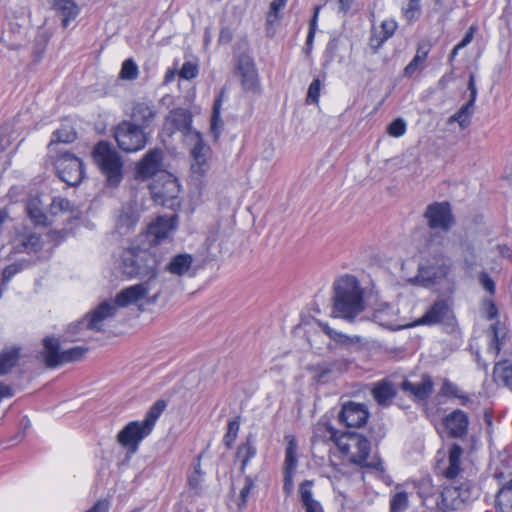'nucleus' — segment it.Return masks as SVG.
Returning <instances> with one entry per match:
<instances>
[{"label": "nucleus", "instance_id": "1", "mask_svg": "<svg viewBox=\"0 0 512 512\" xmlns=\"http://www.w3.org/2000/svg\"><path fill=\"white\" fill-rule=\"evenodd\" d=\"M333 315L353 321L364 310L363 290L351 275L338 278L334 283Z\"/></svg>", "mask_w": 512, "mask_h": 512}, {"label": "nucleus", "instance_id": "2", "mask_svg": "<svg viewBox=\"0 0 512 512\" xmlns=\"http://www.w3.org/2000/svg\"><path fill=\"white\" fill-rule=\"evenodd\" d=\"M158 260L147 249L131 247L125 249L121 257L122 273L128 278H144L154 281L157 275Z\"/></svg>", "mask_w": 512, "mask_h": 512}, {"label": "nucleus", "instance_id": "3", "mask_svg": "<svg viewBox=\"0 0 512 512\" xmlns=\"http://www.w3.org/2000/svg\"><path fill=\"white\" fill-rule=\"evenodd\" d=\"M338 449L348 457L349 461L362 467L383 470L381 461H369L370 442L366 437L357 433L343 434L336 440Z\"/></svg>", "mask_w": 512, "mask_h": 512}, {"label": "nucleus", "instance_id": "4", "mask_svg": "<svg viewBox=\"0 0 512 512\" xmlns=\"http://www.w3.org/2000/svg\"><path fill=\"white\" fill-rule=\"evenodd\" d=\"M93 158L111 186L122 180V161L118 152L105 141L99 142L93 150Z\"/></svg>", "mask_w": 512, "mask_h": 512}, {"label": "nucleus", "instance_id": "5", "mask_svg": "<svg viewBox=\"0 0 512 512\" xmlns=\"http://www.w3.org/2000/svg\"><path fill=\"white\" fill-rule=\"evenodd\" d=\"M114 138L118 147L126 153L138 152L147 144V135L144 129L127 120L115 127Z\"/></svg>", "mask_w": 512, "mask_h": 512}, {"label": "nucleus", "instance_id": "6", "mask_svg": "<svg viewBox=\"0 0 512 512\" xmlns=\"http://www.w3.org/2000/svg\"><path fill=\"white\" fill-rule=\"evenodd\" d=\"M150 189L156 203L169 208L179 205L180 185L172 174L161 172L151 184Z\"/></svg>", "mask_w": 512, "mask_h": 512}, {"label": "nucleus", "instance_id": "7", "mask_svg": "<svg viewBox=\"0 0 512 512\" xmlns=\"http://www.w3.org/2000/svg\"><path fill=\"white\" fill-rule=\"evenodd\" d=\"M87 348L84 346H75L67 350L60 351L58 339L47 337L44 339L43 358L48 367H56L63 363L75 362L81 360Z\"/></svg>", "mask_w": 512, "mask_h": 512}, {"label": "nucleus", "instance_id": "8", "mask_svg": "<svg viewBox=\"0 0 512 512\" xmlns=\"http://www.w3.org/2000/svg\"><path fill=\"white\" fill-rule=\"evenodd\" d=\"M501 466L495 473L498 479L509 480L503 485L497 494V508L499 512H512V447L500 454Z\"/></svg>", "mask_w": 512, "mask_h": 512}, {"label": "nucleus", "instance_id": "9", "mask_svg": "<svg viewBox=\"0 0 512 512\" xmlns=\"http://www.w3.org/2000/svg\"><path fill=\"white\" fill-rule=\"evenodd\" d=\"M154 281H145L142 283H138L132 286H129L125 289H122L114 300V303L117 307H127L131 304H136L141 300H146V303L153 304L157 301L159 297V292L155 293L153 296H149L150 291L152 290V286Z\"/></svg>", "mask_w": 512, "mask_h": 512}, {"label": "nucleus", "instance_id": "10", "mask_svg": "<svg viewBox=\"0 0 512 512\" xmlns=\"http://www.w3.org/2000/svg\"><path fill=\"white\" fill-rule=\"evenodd\" d=\"M450 269L451 265L446 262L444 255L439 254L435 256L432 263L420 266L418 275L411 279V282L423 287H429L446 278Z\"/></svg>", "mask_w": 512, "mask_h": 512}, {"label": "nucleus", "instance_id": "11", "mask_svg": "<svg viewBox=\"0 0 512 512\" xmlns=\"http://www.w3.org/2000/svg\"><path fill=\"white\" fill-rule=\"evenodd\" d=\"M55 167L59 178L69 186L80 184L84 177L82 161L67 152L62 153L56 159Z\"/></svg>", "mask_w": 512, "mask_h": 512}, {"label": "nucleus", "instance_id": "12", "mask_svg": "<svg viewBox=\"0 0 512 512\" xmlns=\"http://www.w3.org/2000/svg\"><path fill=\"white\" fill-rule=\"evenodd\" d=\"M150 434L151 431L140 421H131L118 432L117 442L129 454H135L140 443Z\"/></svg>", "mask_w": 512, "mask_h": 512}, {"label": "nucleus", "instance_id": "13", "mask_svg": "<svg viewBox=\"0 0 512 512\" xmlns=\"http://www.w3.org/2000/svg\"><path fill=\"white\" fill-rule=\"evenodd\" d=\"M177 226V215L158 216L147 227V239L150 244L159 245L171 237Z\"/></svg>", "mask_w": 512, "mask_h": 512}, {"label": "nucleus", "instance_id": "14", "mask_svg": "<svg viewBox=\"0 0 512 512\" xmlns=\"http://www.w3.org/2000/svg\"><path fill=\"white\" fill-rule=\"evenodd\" d=\"M424 217L432 229L447 231L453 225L451 208L447 202H435L428 205Z\"/></svg>", "mask_w": 512, "mask_h": 512}, {"label": "nucleus", "instance_id": "15", "mask_svg": "<svg viewBox=\"0 0 512 512\" xmlns=\"http://www.w3.org/2000/svg\"><path fill=\"white\" fill-rule=\"evenodd\" d=\"M192 135L191 141L194 142V145L191 148V169L194 174L203 176L210 168L211 148L203 142L199 132H195Z\"/></svg>", "mask_w": 512, "mask_h": 512}, {"label": "nucleus", "instance_id": "16", "mask_svg": "<svg viewBox=\"0 0 512 512\" xmlns=\"http://www.w3.org/2000/svg\"><path fill=\"white\" fill-rule=\"evenodd\" d=\"M117 306L114 301H104L99 304L91 313L87 314L83 319L79 320L76 325H86L91 331H101L104 321L114 317Z\"/></svg>", "mask_w": 512, "mask_h": 512}, {"label": "nucleus", "instance_id": "17", "mask_svg": "<svg viewBox=\"0 0 512 512\" xmlns=\"http://www.w3.org/2000/svg\"><path fill=\"white\" fill-rule=\"evenodd\" d=\"M369 412L365 404L348 402L342 406L339 413V420L347 427H361L366 424Z\"/></svg>", "mask_w": 512, "mask_h": 512}, {"label": "nucleus", "instance_id": "18", "mask_svg": "<svg viewBox=\"0 0 512 512\" xmlns=\"http://www.w3.org/2000/svg\"><path fill=\"white\" fill-rule=\"evenodd\" d=\"M192 116L190 112L183 108H178L169 112V114L165 118V129L170 133H174L175 131H181L183 133L188 134L189 138H193V133L196 131H192L191 129Z\"/></svg>", "mask_w": 512, "mask_h": 512}, {"label": "nucleus", "instance_id": "19", "mask_svg": "<svg viewBox=\"0 0 512 512\" xmlns=\"http://www.w3.org/2000/svg\"><path fill=\"white\" fill-rule=\"evenodd\" d=\"M237 71L241 77V85L245 91L257 92L259 90V79L257 70L252 59L248 56H241L238 60Z\"/></svg>", "mask_w": 512, "mask_h": 512}, {"label": "nucleus", "instance_id": "20", "mask_svg": "<svg viewBox=\"0 0 512 512\" xmlns=\"http://www.w3.org/2000/svg\"><path fill=\"white\" fill-rule=\"evenodd\" d=\"M443 502L451 508H457L460 504L468 501L471 496L468 483L457 485L456 481L446 485L442 491Z\"/></svg>", "mask_w": 512, "mask_h": 512}, {"label": "nucleus", "instance_id": "21", "mask_svg": "<svg viewBox=\"0 0 512 512\" xmlns=\"http://www.w3.org/2000/svg\"><path fill=\"white\" fill-rule=\"evenodd\" d=\"M27 27L17 21H9L1 36L2 43L12 50L19 49L25 44Z\"/></svg>", "mask_w": 512, "mask_h": 512}, {"label": "nucleus", "instance_id": "22", "mask_svg": "<svg viewBox=\"0 0 512 512\" xmlns=\"http://www.w3.org/2000/svg\"><path fill=\"white\" fill-rule=\"evenodd\" d=\"M434 383L429 375H422L420 378L411 380L406 379L401 384V389L415 399L424 400L433 391Z\"/></svg>", "mask_w": 512, "mask_h": 512}, {"label": "nucleus", "instance_id": "23", "mask_svg": "<svg viewBox=\"0 0 512 512\" xmlns=\"http://www.w3.org/2000/svg\"><path fill=\"white\" fill-rule=\"evenodd\" d=\"M156 106L151 101H138L133 105L131 122L142 129L148 128L157 117Z\"/></svg>", "mask_w": 512, "mask_h": 512}, {"label": "nucleus", "instance_id": "24", "mask_svg": "<svg viewBox=\"0 0 512 512\" xmlns=\"http://www.w3.org/2000/svg\"><path fill=\"white\" fill-rule=\"evenodd\" d=\"M452 311L444 300L436 301L425 313L417 320V325H434L449 320Z\"/></svg>", "mask_w": 512, "mask_h": 512}, {"label": "nucleus", "instance_id": "25", "mask_svg": "<svg viewBox=\"0 0 512 512\" xmlns=\"http://www.w3.org/2000/svg\"><path fill=\"white\" fill-rule=\"evenodd\" d=\"M13 246L18 252L33 253L42 247V240L38 234L31 232L28 228H23L14 237Z\"/></svg>", "mask_w": 512, "mask_h": 512}, {"label": "nucleus", "instance_id": "26", "mask_svg": "<svg viewBox=\"0 0 512 512\" xmlns=\"http://www.w3.org/2000/svg\"><path fill=\"white\" fill-rule=\"evenodd\" d=\"M51 8L61 19V25L66 28L80 14V7L74 0H50Z\"/></svg>", "mask_w": 512, "mask_h": 512}, {"label": "nucleus", "instance_id": "27", "mask_svg": "<svg viewBox=\"0 0 512 512\" xmlns=\"http://www.w3.org/2000/svg\"><path fill=\"white\" fill-rule=\"evenodd\" d=\"M139 210L137 205L129 203L121 209L116 220V230L120 235H126L139 221Z\"/></svg>", "mask_w": 512, "mask_h": 512}, {"label": "nucleus", "instance_id": "28", "mask_svg": "<svg viewBox=\"0 0 512 512\" xmlns=\"http://www.w3.org/2000/svg\"><path fill=\"white\" fill-rule=\"evenodd\" d=\"M162 161V151L154 148L146 153L137 166L138 175L143 178H149L157 174L160 170Z\"/></svg>", "mask_w": 512, "mask_h": 512}, {"label": "nucleus", "instance_id": "29", "mask_svg": "<svg viewBox=\"0 0 512 512\" xmlns=\"http://www.w3.org/2000/svg\"><path fill=\"white\" fill-rule=\"evenodd\" d=\"M468 416L462 410H454L444 419V425L453 437H462L467 433Z\"/></svg>", "mask_w": 512, "mask_h": 512}, {"label": "nucleus", "instance_id": "30", "mask_svg": "<svg viewBox=\"0 0 512 512\" xmlns=\"http://www.w3.org/2000/svg\"><path fill=\"white\" fill-rule=\"evenodd\" d=\"M26 212L31 221L38 226H49V217L43 211V205L38 195H30L26 201Z\"/></svg>", "mask_w": 512, "mask_h": 512}, {"label": "nucleus", "instance_id": "31", "mask_svg": "<svg viewBox=\"0 0 512 512\" xmlns=\"http://www.w3.org/2000/svg\"><path fill=\"white\" fill-rule=\"evenodd\" d=\"M72 213L73 209L69 200L62 197H54L50 203L47 216L52 225L57 217H63V221L70 220Z\"/></svg>", "mask_w": 512, "mask_h": 512}, {"label": "nucleus", "instance_id": "32", "mask_svg": "<svg viewBox=\"0 0 512 512\" xmlns=\"http://www.w3.org/2000/svg\"><path fill=\"white\" fill-rule=\"evenodd\" d=\"M463 455V449L458 445L454 444L451 446L448 455V465L443 470V475L449 479L454 480L459 476L462 471L461 468V457Z\"/></svg>", "mask_w": 512, "mask_h": 512}, {"label": "nucleus", "instance_id": "33", "mask_svg": "<svg viewBox=\"0 0 512 512\" xmlns=\"http://www.w3.org/2000/svg\"><path fill=\"white\" fill-rule=\"evenodd\" d=\"M395 394L396 391L393 385L385 381L377 383L372 390L374 399L381 406H387Z\"/></svg>", "mask_w": 512, "mask_h": 512}, {"label": "nucleus", "instance_id": "34", "mask_svg": "<svg viewBox=\"0 0 512 512\" xmlns=\"http://www.w3.org/2000/svg\"><path fill=\"white\" fill-rule=\"evenodd\" d=\"M19 352L17 347H7L0 351V376L9 373L16 366Z\"/></svg>", "mask_w": 512, "mask_h": 512}, {"label": "nucleus", "instance_id": "35", "mask_svg": "<svg viewBox=\"0 0 512 512\" xmlns=\"http://www.w3.org/2000/svg\"><path fill=\"white\" fill-rule=\"evenodd\" d=\"M397 27L398 23L394 18H387L381 22L379 34L375 32L371 39L372 42L377 41L376 49L394 35Z\"/></svg>", "mask_w": 512, "mask_h": 512}, {"label": "nucleus", "instance_id": "36", "mask_svg": "<svg viewBox=\"0 0 512 512\" xmlns=\"http://www.w3.org/2000/svg\"><path fill=\"white\" fill-rule=\"evenodd\" d=\"M493 374L497 384L505 386L512 391V364L507 360L497 363Z\"/></svg>", "mask_w": 512, "mask_h": 512}, {"label": "nucleus", "instance_id": "37", "mask_svg": "<svg viewBox=\"0 0 512 512\" xmlns=\"http://www.w3.org/2000/svg\"><path fill=\"white\" fill-rule=\"evenodd\" d=\"M193 263V257L190 254H178L174 256L168 264V271L172 274L182 276L185 274Z\"/></svg>", "mask_w": 512, "mask_h": 512}, {"label": "nucleus", "instance_id": "38", "mask_svg": "<svg viewBox=\"0 0 512 512\" xmlns=\"http://www.w3.org/2000/svg\"><path fill=\"white\" fill-rule=\"evenodd\" d=\"M337 431L327 422H318L314 426L312 442L333 441L336 443Z\"/></svg>", "mask_w": 512, "mask_h": 512}, {"label": "nucleus", "instance_id": "39", "mask_svg": "<svg viewBox=\"0 0 512 512\" xmlns=\"http://www.w3.org/2000/svg\"><path fill=\"white\" fill-rule=\"evenodd\" d=\"M76 139V133L71 126L64 125L60 129L53 132L51 140L48 144L50 152L56 151L55 146L59 143H71Z\"/></svg>", "mask_w": 512, "mask_h": 512}, {"label": "nucleus", "instance_id": "40", "mask_svg": "<svg viewBox=\"0 0 512 512\" xmlns=\"http://www.w3.org/2000/svg\"><path fill=\"white\" fill-rule=\"evenodd\" d=\"M256 455V447L253 444V441L251 440V436H249L246 441L241 444L236 452L237 459L240 460L241 466L240 471L241 473H244L246 470V467L251 459H253Z\"/></svg>", "mask_w": 512, "mask_h": 512}, {"label": "nucleus", "instance_id": "41", "mask_svg": "<svg viewBox=\"0 0 512 512\" xmlns=\"http://www.w3.org/2000/svg\"><path fill=\"white\" fill-rule=\"evenodd\" d=\"M462 267L466 272L471 273L477 266L478 259L475 247L469 242L461 243Z\"/></svg>", "mask_w": 512, "mask_h": 512}, {"label": "nucleus", "instance_id": "42", "mask_svg": "<svg viewBox=\"0 0 512 512\" xmlns=\"http://www.w3.org/2000/svg\"><path fill=\"white\" fill-rule=\"evenodd\" d=\"M221 107L222 99L218 97L215 99L213 104V110L211 115L210 132L215 140L219 138L223 130V121L221 119Z\"/></svg>", "mask_w": 512, "mask_h": 512}, {"label": "nucleus", "instance_id": "43", "mask_svg": "<svg viewBox=\"0 0 512 512\" xmlns=\"http://www.w3.org/2000/svg\"><path fill=\"white\" fill-rule=\"evenodd\" d=\"M166 408V403L163 400L156 401L147 411L145 417L140 422L145 425L151 432L163 411Z\"/></svg>", "mask_w": 512, "mask_h": 512}, {"label": "nucleus", "instance_id": "44", "mask_svg": "<svg viewBox=\"0 0 512 512\" xmlns=\"http://www.w3.org/2000/svg\"><path fill=\"white\" fill-rule=\"evenodd\" d=\"M320 325L325 334H327L335 342H338L344 346H350L361 341V338L359 336H348L346 334L336 331L335 329L331 328L328 324L321 323Z\"/></svg>", "mask_w": 512, "mask_h": 512}, {"label": "nucleus", "instance_id": "45", "mask_svg": "<svg viewBox=\"0 0 512 512\" xmlns=\"http://www.w3.org/2000/svg\"><path fill=\"white\" fill-rule=\"evenodd\" d=\"M427 55H428V49H425L424 47L419 46L416 51L415 56L410 61V63L405 67L404 75L407 77L413 76L416 73V71H418L420 69V67L423 65V63L425 62V60L427 58Z\"/></svg>", "mask_w": 512, "mask_h": 512}, {"label": "nucleus", "instance_id": "46", "mask_svg": "<svg viewBox=\"0 0 512 512\" xmlns=\"http://www.w3.org/2000/svg\"><path fill=\"white\" fill-rule=\"evenodd\" d=\"M473 106L474 105H469V102H467L449 118V122H457L461 128H466L470 124Z\"/></svg>", "mask_w": 512, "mask_h": 512}, {"label": "nucleus", "instance_id": "47", "mask_svg": "<svg viewBox=\"0 0 512 512\" xmlns=\"http://www.w3.org/2000/svg\"><path fill=\"white\" fill-rule=\"evenodd\" d=\"M422 7L421 0H407L405 6L402 7L403 17L408 22H414L419 19Z\"/></svg>", "mask_w": 512, "mask_h": 512}, {"label": "nucleus", "instance_id": "48", "mask_svg": "<svg viewBox=\"0 0 512 512\" xmlns=\"http://www.w3.org/2000/svg\"><path fill=\"white\" fill-rule=\"evenodd\" d=\"M408 495L400 491L392 495L390 499V512H404L408 508Z\"/></svg>", "mask_w": 512, "mask_h": 512}, {"label": "nucleus", "instance_id": "49", "mask_svg": "<svg viewBox=\"0 0 512 512\" xmlns=\"http://www.w3.org/2000/svg\"><path fill=\"white\" fill-rule=\"evenodd\" d=\"M79 321L76 323H72L68 326L67 329V339L71 341H82L86 339V336L88 335V332L91 331L86 327V325H78Z\"/></svg>", "mask_w": 512, "mask_h": 512}, {"label": "nucleus", "instance_id": "50", "mask_svg": "<svg viewBox=\"0 0 512 512\" xmlns=\"http://www.w3.org/2000/svg\"><path fill=\"white\" fill-rule=\"evenodd\" d=\"M288 445L285 453L284 469H295L297 465L296 450L297 445L293 437H288Z\"/></svg>", "mask_w": 512, "mask_h": 512}, {"label": "nucleus", "instance_id": "51", "mask_svg": "<svg viewBox=\"0 0 512 512\" xmlns=\"http://www.w3.org/2000/svg\"><path fill=\"white\" fill-rule=\"evenodd\" d=\"M240 429V421L238 418H234L228 422L227 432L223 438L224 444L227 448H231L234 441L238 436Z\"/></svg>", "mask_w": 512, "mask_h": 512}, {"label": "nucleus", "instance_id": "52", "mask_svg": "<svg viewBox=\"0 0 512 512\" xmlns=\"http://www.w3.org/2000/svg\"><path fill=\"white\" fill-rule=\"evenodd\" d=\"M281 14L280 11L272 10L269 11L266 16V34L269 37H273L276 33V29L280 23Z\"/></svg>", "mask_w": 512, "mask_h": 512}, {"label": "nucleus", "instance_id": "53", "mask_svg": "<svg viewBox=\"0 0 512 512\" xmlns=\"http://www.w3.org/2000/svg\"><path fill=\"white\" fill-rule=\"evenodd\" d=\"M200 456L197 459V463L194 466V470L188 476V484L190 488L195 491L200 490L203 481V473L200 468Z\"/></svg>", "mask_w": 512, "mask_h": 512}, {"label": "nucleus", "instance_id": "54", "mask_svg": "<svg viewBox=\"0 0 512 512\" xmlns=\"http://www.w3.org/2000/svg\"><path fill=\"white\" fill-rule=\"evenodd\" d=\"M138 76V67L132 59L123 62L120 77L125 80H134Z\"/></svg>", "mask_w": 512, "mask_h": 512}, {"label": "nucleus", "instance_id": "55", "mask_svg": "<svg viewBox=\"0 0 512 512\" xmlns=\"http://www.w3.org/2000/svg\"><path fill=\"white\" fill-rule=\"evenodd\" d=\"M23 270V266L20 263H12L6 266L1 274V285L6 286L11 279Z\"/></svg>", "mask_w": 512, "mask_h": 512}, {"label": "nucleus", "instance_id": "56", "mask_svg": "<svg viewBox=\"0 0 512 512\" xmlns=\"http://www.w3.org/2000/svg\"><path fill=\"white\" fill-rule=\"evenodd\" d=\"M407 125L402 118L392 121L387 127V133L395 138H399L406 133Z\"/></svg>", "mask_w": 512, "mask_h": 512}, {"label": "nucleus", "instance_id": "57", "mask_svg": "<svg viewBox=\"0 0 512 512\" xmlns=\"http://www.w3.org/2000/svg\"><path fill=\"white\" fill-rule=\"evenodd\" d=\"M321 82L319 79H314L309 85L306 102L307 104H317L320 98Z\"/></svg>", "mask_w": 512, "mask_h": 512}, {"label": "nucleus", "instance_id": "58", "mask_svg": "<svg viewBox=\"0 0 512 512\" xmlns=\"http://www.w3.org/2000/svg\"><path fill=\"white\" fill-rule=\"evenodd\" d=\"M493 339L489 346V352L494 356L498 355L504 345V337L500 338L496 324L492 325Z\"/></svg>", "mask_w": 512, "mask_h": 512}, {"label": "nucleus", "instance_id": "59", "mask_svg": "<svg viewBox=\"0 0 512 512\" xmlns=\"http://www.w3.org/2000/svg\"><path fill=\"white\" fill-rule=\"evenodd\" d=\"M254 488V481L250 476L245 477L244 486L240 490L239 503L240 508L246 505L247 499L250 495L251 490Z\"/></svg>", "mask_w": 512, "mask_h": 512}, {"label": "nucleus", "instance_id": "60", "mask_svg": "<svg viewBox=\"0 0 512 512\" xmlns=\"http://www.w3.org/2000/svg\"><path fill=\"white\" fill-rule=\"evenodd\" d=\"M312 482L311 481H305L300 485L299 492L301 496V501L303 505H306L307 503H311L316 501L313 498L312 490H311Z\"/></svg>", "mask_w": 512, "mask_h": 512}, {"label": "nucleus", "instance_id": "61", "mask_svg": "<svg viewBox=\"0 0 512 512\" xmlns=\"http://www.w3.org/2000/svg\"><path fill=\"white\" fill-rule=\"evenodd\" d=\"M197 73V66L191 62H186L180 69L179 75L183 79L190 80L196 77Z\"/></svg>", "mask_w": 512, "mask_h": 512}, {"label": "nucleus", "instance_id": "62", "mask_svg": "<svg viewBox=\"0 0 512 512\" xmlns=\"http://www.w3.org/2000/svg\"><path fill=\"white\" fill-rule=\"evenodd\" d=\"M441 392L445 396L457 397L461 392V389L453 382L445 379L441 388Z\"/></svg>", "mask_w": 512, "mask_h": 512}, {"label": "nucleus", "instance_id": "63", "mask_svg": "<svg viewBox=\"0 0 512 512\" xmlns=\"http://www.w3.org/2000/svg\"><path fill=\"white\" fill-rule=\"evenodd\" d=\"M479 281L482 287L490 294L495 293V283L486 272H481L479 275Z\"/></svg>", "mask_w": 512, "mask_h": 512}, {"label": "nucleus", "instance_id": "64", "mask_svg": "<svg viewBox=\"0 0 512 512\" xmlns=\"http://www.w3.org/2000/svg\"><path fill=\"white\" fill-rule=\"evenodd\" d=\"M293 471L294 469H284L283 490L286 494H290L293 490Z\"/></svg>", "mask_w": 512, "mask_h": 512}]
</instances>
